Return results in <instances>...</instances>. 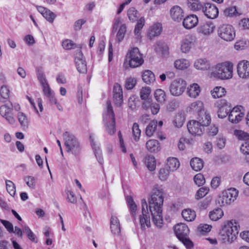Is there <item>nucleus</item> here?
Instances as JSON below:
<instances>
[{
    "label": "nucleus",
    "instance_id": "obj_1",
    "mask_svg": "<svg viewBox=\"0 0 249 249\" xmlns=\"http://www.w3.org/2000/svg\"><path fill=\"white\" fill-rule=\"evenodd\" d=\"M163 190L159 187H155L150 197L148 199L149 210L155 225L159 228L162 227V206L163 202Z\"/></svg>",
    "mask_w": 249,
    "mask_h": 249
},
{
    "label": "nucleus",
    "instance_id": "obj_2",
    "mask_svg": "<svg viewBox=\"0 0 249 249\" xmlns=\"http://www.w3.org/2000/svg\"><path fill=\"white\" fill-rule=\"evenodd\" d=\"M239 230V224L236 220H231L226 222L220 232L222 242L232 243L236 239Z\"/></svg>",
    "mask_w": 249,
    "mask_h": 249
},
{
    "label": "nucleus",
    "instance_id": "obj_3",
    "mask_svg": "<svg viewBox=\"0 0 249 249\" xmlns=\"http://www.w3.org/2000/svg\"><path fill=\"white\" fill-rule=\"evenodd\" d=\"M233 65L231 63L226 62L219 63L213 68L211 75L215 78L225 80L232 77Z\"/></svg>",
    "mask_w": 249,
    "mask_h": 249
},
{
    "label": "nucleus",
    "instance_id": "obj_4",
    "mask_svg": "<svg viewBox=\"0 0 249 249\" xmlns=\"http://www.w3.org/2000/svg\"><path fill=\"white\" fill-rule=\"evenodd\" d=\"M66 151L71 152L75 156H78L81 151V147L77 138L71 133L67 131L63 134Z\"/></svg>",
    "mask_w": 249,
    "mask_h": 249
},
{
    "label": "nucleus",
    "instance_id": "obj_5",
    "mask_svg": "<svg viewBox=\"0 0 249 249\" xmlns=\"http://www.w3.org/2000/svg\"><path fill=\"white\" fill-rule=\"evenodd\" d=\"M106 106V110L103 115V121L107 132L112 135L116 131L115 114L110 101H107Z\"/></svg>",
    "mask_w": 249,
    "mask_h": 249
},
{
    "label": "nucleus",
    "instance_id": "obj_6",
    "mask_svg": "<svg viewBox=\"0 0 249 249\" xmlns=\"http://www.w3.org/2000/svg\"><path fill=\"white\" fill-rule=\"evenodd\" d=\"M126 57L130 67L135 68L141 66L143 63L142 54L137 47L131 48L127 53Z\"/></svg>",
    "mask_w": 249,
    "mask_h": 249
},
{
    "label": "nucleus",
    "instance_id": "obj_7",
    "mask_svg": "<svg viewBox=\"0 0 249 249\" xmlns=\"http://www.w3.org/2000/svg\"><path fill=\"white\" fill-rule=\"evenodd\" d=\"M218 36L224 41L230 42L234 40L235 37L234 28L230 24H222L217 30Z\"/></svg>",
    "mask_w": 249,
    "mask_h": 249
},
{
    "label": "nucleus",
    "instance_id": "obj_8",
    "mask_svg": "<svg viewBox=\"0 0 249 249\" xmlns=\"http://www.w3.org/2000/svg\"><path fill=\"white\" fill-rule=\"evenodd\" d=\"M119 29L116 36V41L120 43L124 38L126 32V24L123 23V19L120 17L116 18L113 21L112 32L115 33Z\"/></svg>",
    "mask_w": 249,
    "mask_h": 249
},
{
    "label": "nucleus",
    "instance_id": "obj_9",
    "mask_svg": "<svg viewBox=\"0 0 249 249\" xmlns=\"http://www.w3.org/2000/svg\"><path fill=\"white\" fill-rule=\"evenodd\" d=\"M142 214L140 215L139 221L142 230L150 227V214L148 210V204L145 199H142Z\"/></svg>",
    "mask_w": 249,
    "mask_h": 249
},
{
    "label": "nucleus",
    "instance_id": "obj_10",
    "mask_svg": "<svg viewBox=\"0 0 249 249\" xmlns=\"http://www.w3.org/2000/svg\"><path fill=\"white\" fill-rule=\"evenodd\" d=\"M186 87V82L182 79H178L173 81L170 86L171 94L175 96L181 95L184 91Z\"/></svg>",
    "mask_w": 249,
    "mask_h": 249
},
{
    "label": "nucleus",
    "instance_id": "obj_11",
    "mask_svg": "<svg viewBox=\"0 0 249 249\" xmlns=\"http://www.w3.org/2000/svg\"><path fill=\"white\" fill-rule=\"evenodd\" d=\"M196 38L193 35H188L181 42L180 49L183 53H188L192 49L195 47Z\"/></svg>",
    "mask_w": 249,
    "mask_h": 249
},
{
    "label": "nucleus",
    "instance_id": "obj_12",
    "mask_svg": "<svg viewBox=\"0 0 249 249\" xmlns=\"http://www.w3.org/2000/svg\"><path fill=\"white\" fill-rule=\"evenodd\" d=\"M238 194V191L236 189L232 188L223 192L220 197L222 205L231 204L236 199Z\"/></svg>",
    "mask_w": 249,
    "mask_h": 249
},
{
    "label": "nucleus",
    "instance_id": "obj_13",
    "mask_svg": "<svg viewBox=\"0 0 249 249\" xmlns=\"http://www.w3.org/2000/svg\"><path fill=\"white\" fill-rule=\"evenodd\" d=\"M245 115V109L241 106L234 107L229 114V121L233 124L238 123Z\"/></svg>",
    "mask_w": 249,
    "mask_h": 249
},
{
    "label": "nucleus",
    "instance_id": "obj_14",
    "mask_svg": "<svg viewBox=\"0 0 249 249\" xmlns=\"http://www.w3.org/2000/svg\"><path fill=\"white\" fill-rule=\"evenodd\" d=\"M75 63L78 71L85 73L87 71V63L81 50H78L75 54Z\"/></svg>",
    "mask_w": 249,
    "mask_h": 249
},
{
    "label": "nucleus",
    "instance_id": "obj_15",
    "mask_svg": "<svg viewBox=\"0 0 249 249\" xmlns=\"http://www.w3.org/2000/svg\"><path fill=\"white\" fill-rule=\"evenodd\" d=\"M13 107L11 103L6 104L0 107V115L11 124L15 123V119L12 114Z\"/></svg>",
    "mask_w": 249,
    "mask_h": 249
},
{
    "label": "nucleus",
    "instance_id": "obj_16",
    "mask_svg": "<svg viewBox=\"0 0 249 249\" xmlns=\"http://www.w3.org/2000/svg\"><path fill=\"white\" fill-rule=\"evenodd\" d=\"M205 16L210 19H214L218 16V8L213 4L207 2L205 3L202 8Z\"/></svg>",
    "mask_w": 249,
    "mask_h": 249
},
{
    "label": "nucleus",
    "instance_id": "obj_17",
    "mask_svg": "<svg viewBox=\"0 0 249 249\" xmlns=\"http://www.w3.org/2000/svg\"><path fill=\"white\" fill-rule=\"evenodd\" d=\"M187 129L192 135L200 136L204 130V127L200 122L196 120L190 121L187 124Z\"/></svg>",
    "mask_w": 249,
    "mask_h": 249
},
{
    "label": "nucleus",
    "instance_id": "obj_18",
    "mask_svg": "<svg viewBox=\"0 0 249 249\" xmlns=\"http://www.w3.org/2000/svg\"><path fill=\"white\" fill-rule=\"evenodd\" d=\"M238 75L242 78L249 77V61L244 60L240 61L237 67Z\"/></svg>",
    "mask_w": 249,
    "mask_h": 249
},
{
    "label": "nucleus",
    "instance_id": "obj_19",
    "mask_svg": "<svg viewBox=\"0 0 249 249\" xmlns=\"http://www.w3.org/2000/svg\"><path fill=\"white\" fill-rule=\"evenodd\" d=\"M170 14L171 18L174 21L178 22L183 18L184 11L180 6L175 5L171 8Z\"/></svg>",
    "mask_w": 249,
    "mask_h": 249
},
{
    "label": "nucleus",
    "instance_id": "obj_20",
    "mask_svg": "<svg viewBox=\"0 0 249 249\" xmlns=\"http://www.w3.org/2000/svg\"><path fill=\"white\" fill-rule=\"evenodd\" d=\"M38 11L50 23H53L55 18L56 15L47 8L41 6H37Z\"/></svg>",
    "mask_w": 249,
    "mask_h": 249
},
{
    "label": "nucleus",
    "instance_id": "obj_21",
    "mask_svg": "<svg viewBox=\"0 0 249 249\" xmlns=\"http://www.w3.org/2000/svg\"><path fill=\"white\" fill-rule=\"evenodd\" d=\"M174 231L178 239L182 238L183 237L188 236L189 233V229L188 226L184 223H179L175 225Z\"/></svg>",
    "mask_w": 249,
    "mask_h": 249
},
{
    "label": "nucleus",
    "instance_id": "obj_22",
    "mask_svg": "<svg viewBox=\"0 0 249 249\" xmlns=\"http://www.w3.org/2000/svg\"><path fill=\"white\" fill-rule=\"evenodd\" d=\"M198 20L196 16L191 15L186 17L183 20L182 24L186 29H191L196 26Z\"/></svg>",
    "mask_w": 249,
    "mask_h": 249
},
{
    "label": "nucleus",
    "instance_id": "obj_23",
    "mask_svg": "<svg viewBox=\"0 0 249 249\" xmlns=\"http://www.w3.org/2000/svg\"><path fill=\"white\" fill-rule=\"evenodd\" d=\"M162 30L161 24L160 23H155L151 26L148 30L147 36L150 39L159 36L160 35Z\"/></svg>",
    "mask_w": 249,
    "mask_h": 249
},
{
    "label": "nucleus",
    "instance_id": "obj_24",
    "mask_svg": "<svg viewBox=\"0 0 249 249\" xmlns=\"http://www.w3.org/2000/svg\"><path fill=\"white\" fill-rule=\"evenodd\" d=\"M214 29V26L212 23L207 22L198 26L197 31L199 34L207 36L212 34Z\"/></svg>",
    "mask_w": 249,
    "mask_h": 249
},
{
    "label": "nucleus",
    "instance_id": "obj_25",
    "mask_svg": "<svg viewBox=\"0 0 249 249\" xmlns=\"http://www.w3.org/2000/svg\"><path fill=\"white\" fill-rule=\"evenodd\" d=\"M200 91V87L197 83L191 84L187 88V93L191 98H197L199 96Z\"/></svg>",
    "mask_w": 249,
    "mask_h": 249
},
{
    "label": "nucleus",
    "instance_id": "obj_26",
    "mask_svg": "<svg viewBox=\"0 0 249 249\" xmlns=\"http://www.w3.org/2000/svg\"><path fill=\"white\" fill-rule=\"evenodd\" d=\"M110 230L111 232L115 235H119L121 233L119 220L115 216H112L110 218Z\"/></svg>",
    "mask_w": 249,
    "mask_h": 249
},
{
    "label": "nucleus",
    "instance_id": "obj_27",
    "mask_svg": "<svg viewBox=\"0 0 249 249\" xmlns=\"http://www.w3.org/2000/svg\"><path fill=\"white\" fill-rule=\"evenodd\" d=\"M194 67L197 70L206 71L210 68L211 64L206 58H199L195 62Z\"/></svg>",
    "mask_w": 249,
    "mask_h": 249
},
{
    "label": "nucleus",
    "instance_id": "obj_28",
    "mask_svg": "<svg viewBox=\"0 0 249 249\" xmlns=\"http://www.w3.org/2000/svg\"><path fill=\"white\" fill-rule=\"evenodd\" d=\"M90 139L91 145L94 151L95 156L99 163L103 165L104 160L102 155V151L100 147L95 143L93 140L92 139L91 136H90Z\"/></svg>",
    "mask_w": 249,
    "mask_h": 249
},
{
    "label": "nucleus",
    "instance_id": "obj_29",
    "mask_svg": "<svg viewBox=\"0 0 249 249\" xmlns=\"http://www.w3.org/2000/svg\"><path fill=\"white\" fill-rule=\"evenodd\" d=\"M146 147L150 152H157L160 150V143L156 140L151 139L146 142Z\"/></svg>",
    "mask_w": 249,
    "mask_h": 249
},
{
    "label": "nucleus",
    "instance_id": "obj_30",
    "mask_svg": "<svg viewBox=\"0 0 249 249\" xmlns=\"http://www.w3.org/2000/svg\"><path fill=\"white\" fill-rule=\"evenodd\" d=\"M179 162L178 159L174 157H169L167 160L166 167L170 171H174L179 167Z\"/></svg>",
    "mask_w": 249,
    "mask_h": 249
},
{
    "label": "nucleus",
    "instance_id": "obj_31",
    "mask_svg": "<svg viewBox=\"0 0 249 249\" xmlns=\"http://www.w3.org/2000/svg\"><path fill=\"white\" fill-rule=\"evenodd\" d=\"M174 67L176 69L179 70L187 69L190 66V61L184 58H181L176 60L174 62Z\"/></svg>",
    "mask_w": 249,
    "mask_h": 249
},
{
    "label": "nucleus",
    "instance_id": "obj_32",
    "mask_svg": "<svg viewBox=\"0 0 249 249\" xmlns=\"http://www.w3.org/2000/svg\"><path fill=\"white\" fill-rule=\"evenodd\" d=\"M190 165L193 170L198 171L203 168V161L198 158H194L191 160Z\"/></svg>",
    "mask_w": 249,
    "mask_h": 249
},
{
    "label": "nucleus",
    "instance_id": "obj_33",
    "mask_svg": "<svg viewBox=\"0 0 249 249\" xmlns=\"http://www.w3.org/2000/svg\"><path fill=\"white\" fill-rule=\"evenodd\" d=\"M181 214L183 218L187 221H192L196 217V212L190 209L182 211Z\"/></svg>",
    "mask_w": 249,
    "mask_h": 249
},
{
    "label": "nucleus",
    "instance_id": "obj_34",
    "mask_svg": "<svg viewBox=\"0 0 249 249\" xmlns=\"http://www.w3.org/2000/svg\"><path fill=\"white\" fill-rule=\"evenodd\" d=\"M188 8L193 11L200 10L203 6L199 0H187Z\"/></svg>",
    "mask_w": 249,
    "mask_h": 249
},
{
    "label": "nucleus",
    "instance_id": "obj_35",
    "mask_svg": "<svg viewBox=\"0 0 249 249\" xmlns=\"http://www.w3.org/2000/svg\"><path fill=\"white\" fill-rule=\"evenodd\" d=\"M142 78L143 82L147 84L153 82L155 80L154 73L150 70H146L143 72Z\"/></svg>",
    "mask_w": 249,
    "mask_h": 249
},
{
    "label": "nucleus",
    "instance_id": "obj_36",
    "mask_svg": "<svg viewBox=\"0 0 249 249\" xmlns=\"http://www.w3.org/2000/svg\"><path fill=\"white\" fill-rule=\"evenodd\" d=\"M223 215V212L220 208L215 209L209 213L210 218L212 220L215 221L220 219Z\"/></svg>",
    "mask_w": 249,
    "mask_h": 249
},
{
    "label": "nucleus",
    "instance_id": "obj_37",
    "mask_svg": "<svg viewBox=\"0 0 249 249\" xmlns=\"http://www.w3.org/2000/svg\"><path fill=\"white\" fill-rule=\"evenodd\" d=\"M154 97L157 101L160 104H163L166 101V96L163 90L157 89L154 92Z\"/></svg>",
    "mask_w": 249,
    "mask_h": 249
},
{
    "label": "nucleus",
    "instance_id": "obj_38",
    "mask_svg": "<svg viewBox=\"0 0 249 249\" xmlns=\"http://www.w3.org/2000/svg\"><path fill=\"white\" fill-rule=\"evenodd\" d=\"M226 91L224 88L216 87L211 91V94L214 98H220L225 95Z\"/></svg>",
    "mask_w": 249,
    "mask_h": 249
},
{
    "label": "nucleus",
    "instance_id": "obj_39",
    "mask_svg": "<svg viewBox=\"0 0 249 249\" xmlns=\"http://www.w3.org/2000/svg\"><path fill=\"white\" fill-rule=\"evenodd\" d=\"M158 122L156 120L152 121L146 128L145 133L148 137H151L157 127Z\"/></svg>",
    "mask_w": 249,
    "mask_h": 249
},
{
    "label": "nucleus",
    "instance_id": "obj_40",
    "mask_svg": "<svg viewBox=\"0 0 249 249\" xmlns=\"http://www.w3.org/2000/svg\"><path fill=\"white\" fill-rule=\"evenodd\" d=\"M127 201L130 211V213L134 218L135 219L136 217V211L137 210V205L131 196H128L127 197Z\"/></svg>",
    "mask_w": 249,
    "mask_h": 249
},
{
    "label": "nucleus",
    "instance_id": "obj_41",
    "mask_svg": "<svg viewBox=\"0 0 249 249\" xmlns=\"http://www.w3.org/2000/svg\"><path fill=\"white\" fill-rule=\"evenodd\" d=\"M145 164L150 171L155 170L156 166V162L153 156H148L145 159Z\"/></svg>",
    "mask_w": 249,
    "mask_h": 249
},
{
    "label": "nucleus",
    "instance_id": "obj_42",
    "mask_svg": "<svg viewBox=\"0 0 249 249\" xmlns=\"http://www.w3.org/2000/svg\"><path fill=\"white\" fill-rule=\"evenodd\" d=\"M155 50L157 52L161 53L162 54H165L168 50L167 45L162 42H158L155 46Z\"/></svg>",
    "mask_w": 249,
    "mask_h": 249
},
{
    "label": "nucleus",
    "instance_id": "obj_43",
    "mask_svg": "<svg viewBox=\"0 0 249 249\" xmlns=\"http://www.w3.org/2000/svg\"><path fill=\"white\" fill-rule=\"evenodd\" d=\"M127 16L130 21L134 22L137 20L139 14L135 8L131 7L127 11Z\"/></svg>",
    "mask_w": 249,
    "mask_h": 249
},
{
    "label": "nucleus",
    "instance_id": "obj_44",
    "mask_svg": "<svg viewBox=\"0 0 249 249\" xmlns=\"http://www.w3.org/2000/svg\"><path fill=\"white\" fill-rule=\"evenodd\" d=\"M184 120V115L182 113H178L175 116L173 123L175 126L180 127L183 125Z\"/></svg>",
    "mask_w": 249,
    "mask_h": 249
},
{
    "label": "nucleus",
    "instance_id": "obj_45",
    "mask_svg": "<svg viewBox=\"0 0 249 249\" xmlns=\"http://www.w3.org/2000/svg\"><path fill=\"white\" fill-rule=\"evenodd\" d=\"M190 108L194 112H200L203 109V103L201 101H196L191 104Z\"/></svg>",
    "mask_w": 249,
    "mask_h": 249
},
{
    "label": "nucleus",
    "instance_id": "obj_46",
    "mask_svg": "<svg viewBox=\"0 0 249 249\" xmlns=\"http://www.w3.org/2000/svg\"><path fill=\"white\" fill-rule=\"evenodd\" d=\"M5 183L7 191L11 196H14L16 192L15 184L9 180H6Z\"/></svg>",
    "mask_w": 249,
    "mask_h": 249
},
{
    "label": "nucleus",
    "instance_id": "obj_47",
    "mask_svg": "<svg viewBox=\"0 0 249 249\" xmlns=\"http://www.w3.org/2000/svg\"><path fill=\"white\" fill-rule=\"evenodd\" d=\"M234 134L238 138V139L244 141L249 140V134L241 130H235Z\"/></svg>",
    "mask_w": 249,
    "mask_h": 249
},
{
    "label": "nucleus",
    "instance_id": "obj_48",
    "mask_svg": "<svg viewBox=\"0 0 249 249\" xmlns=\"http://www.w3.org/2000/svg\"><path fill=\"white\" fill-rule=\"evenodd\" d=\"M209 189L206 187H202L198 189L196 192L195 198L196 199H199L204 197L209 192Z\"/></svg>",
    "mask_w": 249,
    "mask_h": 249
},
{
    "label": "nucleus",
    "instance_id": "obj_49",
    "mask_svg": "<svg viewBox=\"0 0 249 249\" xmlns=\"http://www.w3.org/2000/svg\"><path fill=\"white\" fill-rule=\"evenodd\" d=\"M18 117L21 126L24 128H27L28 122L26 115L22 112H19Z\"/></svg>",
    "mask_w": 249,
    "mask_h": 249
},
{
    "label": "nucleus",
    "instance_id": "obj_50",
    "mask_svg": "<svg viewBox=\"0 0 249 249\" xmlns=\"http://www.w3.org/2000/svg\"><path fill=\"white\" fill-rule=\"evenodd\" d=\"M23 232L26 233L28 238L35 243L37 242V239L36 236L32 231L30 229L28 226H25L23 229Z\"/></svg>",
    "mask_w": 249,
    "mask_h": 249
},
{
    "label": "nucleus",
    "instance_id": "obj_51",
    "mask_svg": "<svg viewBox=\"0 0 249 249\" xmlns=\"http://www.w3.org/2000/svg\"><path fill=\"white\" fill-rule=\"evenodd\" d=\"M132 133L133 137L136 141L139 140L141 135V130L139 128V126L137 123H134L132 127Z\"/></svg>",
    "mask_w": 249,
    "mask_h": 249
},
{
    "label": "nucleus",
    "instance_id": "obj_52",
    "mask_svg": "<svg viewBox=\"0 0 249 249\" xmlns=\"http://www.w3.org/2000/svg\"><path fill=\"white\" fill-rule=\"evenodd\" d=\"M136 82L137 80L135 78L128 77L125 80V87L127 89H131L135 86Z\"/></svg>",
    "mask_w": 249,
    "mask_h": 249
},
{
    "label": "nucleus",
    "instance_id": "obj_53",
    "mask_svg": "<svg viewBox=\"0 0 249 249\" xmlns=\"http://www.w3.org/2000/svg\"><path fill=\"white\" fill-rule=\"evenodd\" d=\"M151 92V89L148 87H143L140 90V97L142 100L149 99L148 96Z\"/></svg>",
    "mask_w": 249,
    "mask_h": 249
},
{
    "label": "nucleus",
    "instance_id": "obj_54",
    "mask_svg": "<svg viewBox=\"0 0 249 249\" xmlns=\"http://www.w3.org/2000/svg\"><path fill=\"white\" fill-rule=\"evenodd\" d=\"M237 14V10L235 6H231L226 8L224 10V15L227 17H231Z\"/></svg>",
    "mask_w": 249,
    "mask_h": 249
},
{
    "label": "nucleus",
    "instance_id": "obj_55",
    "mask_svg": "<svg viewBox=\"0 0 249 249\" xmlns=\"http://www.w3.org/2000/svg\"><path fill=\"white\" fill-rule=\"evenodd\" d=\"M194 180L195 183L198 186H201L205 183V179L203 175L200 173L195 175L194 178Z\"/></svg>",
    "mask_w": 249,
    "mask_h": 249
},
{
    "label": "nucleus",
    "instance_id": "obj_56",
    "mask_svg": "<svg viewBox=\"0 0 249 249\" xmlns=\"http://www.w3.org/2000/svg\"><path fill=\"white\" fill-rule=\"evenodd\" d=\"M145 23V19L144 17H141L137 21L135 26L134 33L136 35H138L140 31L143 28Z\"/></svg>",
    "mask_w": 249,
    "mask_h": 249
},
{
    "label": "nucleus",
    "instance_id": "obj_57",
    "mask_svg": "<svg viewBox=\"0 0 249 249\" xmlns=\"http://www.w3.org/2000/svg\"><path fill=\"white\" fill-rule=\"evenodd\" d=\"M24 181L26 182L28 186L34 189L36 186V179L33 176H27L24 178Z\"/></svg>",
    "mask_w": 249,
    "mask_h": 249
},
{
    "label": "nucleus",
    "instance_id": "obj_58",
    "mask_svg": "<svg viewBox=\"0 0 249 249\" xmlns=\"http://www.w3.org/2000/svg\"><path fill=\"white\" fill-rule=\"evenodd\" d=\"M169 171L167 168L160 169L159 174L160 179L163 181L166 180L169 176Z\"/></svg>",
    "mask_w": 249,
    "mask_h": 249
},
{
    "label": "nucleus",
    "instance_id": "obj_59",
    "mask_svg": "<svg viewBox=\"0 0 249 249\" xmlns=\"http://www.w3.org/2000/svg\"><path fill=\"white\" fill-rule=\"evenodd\" d=\"M218 110L217 111V115L218 117L219 118L223 119L225 118L228 113H229L231 108H218Z\"/></svg>",
    "mask_w": 249,
    "mask_h": 249
},
{
    "label": "nucleus",
    "instance_id": "obj_60",
    "mask_svg": "<svg viewBox=\"0 0 249 249\" xmlns=\"http://www.w3.org/2000/svg\"><path fill=\"white\" fill-rule=\"evenodd\" d=\"M0 96L3 99H7L9 97V90L5 85L1 87L0 90Z\"/></svg>",
    "mask_w": 249,
    "mask_h": 249
},
{
    "label": "nucleus",
    "instance_id": "obj_61",
    "mask_svg": "<svg viewBox=\"0 0 249 249\" xmlns=\"http://www.w3.org/2000/svg\"><path fill=\"white\" fill-rule=\"evenodd\" d=\"M211 119L210 115L205 112L202 117V122L200 124L204 127V126L209 125L211 123Z\"/></svg>",
    "mask_w": 249,
    "mask_h": 249
},
{
    "label": "nucleus",
    "instance_id": "obj_62",
    "mask_svg": "<svg viewBox=\"0 0 249 249\" xmlns=\"http://www.w3.org/2000/svg\"><path fill=\"white\" fill-rule=\"evenodd\" d=\"M113 101L117 106H120L123 102V93L113 94Z\"/></svg>",
    "mask_w": 249,
    "mask_h": 249
},
{
    "label": "nucleus",
    "instance_id": "obj_63",
    "mask_svg": "<svg viewBox=\"0 0 249 249\" xmlns=\"http://www.w3.org/2000/svg\"><path fill=\"white\" fill-rule=\"evenodd\" d=\"M75 44L69 39H66L62 42V46L65 50H70L74 48Z\"/></svg>",
    "mask_w": 249,
    "mask_h": 249
},
{
    "label": "nucleus",
    "instance_id": "obj_64",
    "mask_svg": "<svg viewBox=\"0 0 249 249\" xmlns=\"http://www.w3.org/2000/svg\"><path fill=\"white\" fill-rule=\"evenodd\" d=\"M186 246L187 249H190L193 247V243L188 238L187 236L183 237L182 238L178 239Z\"/></svg>",
    "mask_w": 249,
    "mask_h": 249
}]
</instances>
